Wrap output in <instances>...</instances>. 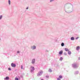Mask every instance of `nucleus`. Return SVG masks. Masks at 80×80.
<instances>
[{"label":"nucleus","instance_id":"obj_1","mask_svg":"<svg viewBox=\"0 0 80 80\" xmlns=\"http://www.w3.org/2000/svg\"><path fill=\"white\" fill-rule=\"evenodd\" d=\"M64 10L65 12L69 13L73 11V5L72 4H70L69 5L67 6L66 8Z\"/></svg>","mask_w":80,"mask_h":80},{"label":"nucleus","instance_id":"obj_2","mask_svg":"<svg viewBox=\"0 0 80 80\" xmlns=\"http://www.w3.org/2000/svg\"><path fill=\"white\" fill-rule=\"evenodd\" d=\"M72 66L73 68H75L78 67V64L77 63L75 62L72 64Z\"/></svg>","mask_w":80,"mask_h":80},{"label":"nucleus","instance_id":"obj_3","mask_svg":"<svg viewBox=\"0 0 80 80\" xmlns=\"http://www.w3.org/2000/svg\"><path fill=\"white\" fill-rule=\"evenodd\" d=\"M34 70H35V68L34 67L31 66L30 68V72L31 73H34Z\"/></svg>","mask_w":80,"mask_h":80},{"label":"nucleus","instance_id":"obj_4","mask_svg":"<svg viewBox=\"0 0 80 80\" xmlns=\"http://www.w3.org/2000/svg\"><path fill=\"white\" fill-rule=\"evenodd\" d=\"M31 48L32 50L37 49V46L35 45H32L31 47Z\"/></svg>","mask_w":80,"mask_h":80},{"label":"nucleus","instance_id":"obj_5","mask_svg":"<svg viewBox=\"0 0 80 80\" xmlns=\"http://www.w3.org/2000/svg\"><path fill=\"white\" fill-rule=\"evenodd\" d=\"M42 74H43V71H40L38 73L37 76L38 77H40V76H41Z\"/></svg>","mask_w":80,"mask_h":80},{"label":"nucleus","instance_id":"obj_6","mask_svg":"<svg viewBox=\"0 0 80 80\" xmlns=\"http://www.w3.org/2000/svg\"><path fill=\"white\" fill-rule=\"evenodd\" d=\"M31 63L32 65H34V64L35 63V59L33 58L32 59V60L31 61Z\"/></svg>","mask_w":80,"mask_h":80},{"label":"nucleus","instance_id":"obj_7","mask_svg":"<svg viewBox=\"0 0 80 80\" xmlns=\"http://www.w3.org/2000/svg\"><path fill=\"white\" fill-rule=\"evenodd\" d=\"M11 65L12 67H16V65L15 64L12 63H11Z\"/></svg>","mask_w":80,"mask_h":80},{"label":"nucleus","instance_id":"obj_8","mask_svg":"<svg viewBox=\"0 0 80 80\" xmlns=\"http://www.w3.org/2000/svg\"><path fill=\"white\" fill-rule=\"evenodd\" d=\"M80 49V47L79 46H78L76 47V50L77 51H79Z\"/></svg>","mask_w":80,"mask_h":80},{"label":"nucleus","instance_id":"obj_9","mask_svg":"<svg viewBox=\"0 0 80 80\" xmlns=\"http://www.w3.org/2000/svg\"><path fill=\"white\" fill-rule=\"evenodd\" d=\"M79 73V72L78 71H75L74 72V74L75 75H78V74Z\"/></svg>","mask_w":80,"mask_h":80},{"label":"nucleus","instance_id":"obj_10","mask_svg":"<svg viewBox=\"0 0 80 80\" xmlns=\"http://www.w3.org/2000/svg\"><path fill=\"white\" fill-rule=\"evenodd\" d=\"M4 80H9V77L7 76L4 78Z\"/></svg>","mask_w":80,"mask_h":80},{"label":"nucleus","instance_id":"obj_11","mask_svg":"<svg viewBox=\"0 0 80 80\" xmlns=\"http://www.w3.org/2000/svg\"><path fill=\"white\" fill-rule=\"evenodd\" d=\"M62 54H63V51H60L59 52V55H62Z\"/></svg>","mask_w":80,"mask_h":80},{"label":"nucleus","instance_id":"obj_12","mask_svg":"<svg viewBox=\"0 0 80 80\" xmlns=\"http://www.w3.org/2000/svg\"><path fill=\"white\" fill-rule=\"evenodd\" d=\"M68 55H70L72 54V52L70 51H68Z\"/></svg>","mask_w":80,"mask_h":80},{"label":"nucleus","instance_id":"obj_13","mask_svg":"<svg viewBox=\"0 0 80 80\" xmlns=\"http://www.w3.org/2000/svg\"><path fill=\"white\" fill-rule=\"evenodd\" d=\"M8 3L9 5H11V1H10V0H8Z\"/></svg>","mask_w":80,"mask_h":80},{"label":"nucleus","instance_id":"obj_14","mask_svg":"<svg viewBox=\"0 0 80 80\" xmlns=\"http://www.w3.org/2000/svg\"><path fill=\"white\" fill-rule=\"evenodd\" d=\"M64 49L65 51H66V52H68V51H69V50H68V48H65Z\"/></svg>","mask_w":80,"mask_h":80},{"label":"nucleus","instance_id":"obj_15","mask_svg":"<svg viewBox=\"0 0 80 80\" xmlns=\"http://www.w3.org/2000/svg\"><path fill=\"white\" fill-rule=\"evenodd\" d=\"M71 40H74L75 38L73 37H72L71 38Z\"/></svg>","mask_w":80,"mask_h":80},{"label":"nucleus","instance_id":"obj_16","mask_svg":"<svg viewBox=\"0 0 80 80\" xmlns=\"http://www.w3.org/2000/svg\"><path fill=\"white\" fill-rule=\"evenodd\" d=\"M62 60H63V58H62V57H61L59 59V60L61 62H62Z\"/></svg>","mask_w":80,"mask_h":80},{"label":"nucleus","instance_id":"obj_17","mask_svg":"<svg viewBox=\"0 0 80 80\" xmlns=\"http://www.w3.org/2000/svg\"><path fill=\"white\" fill-rule=\"evenodd\" d=\"M21 52L20 51H17V53H18V54L19 53H20Z\"/></svg>","mask_w":80,"mask_h":80},{"label":"nucleus","instance_id":"obj_18","mask_svg":"<svg viewBox=\"0 0 80 80\" xmlns=\"http://www.w3.org/2000/svg\"><path fill=\"white\" fill-rule=\"evenodd\" d=\"M48 71L49 72H52V69H49Z\"/></svg>","mask_w":80,"mask_h":80},{"label":"nucleus","instance_id":"obj_19","mask_svg":"<svg viewBox=\"0 0 80 80\" xmlns=\"http://www.w3.org/2000/svg\"><path fill=\"white\" fill-rule=\"evenodd\" d=\"M64 44L63 42H62L61 43V45L62 47H63V46H64Z\"/></svg>","mask_w":80,"mask_h":80},{"label":"nucleus","instance_id":"obj_20","mask_svg":"<svg viewBox=\"0 0 80 80\" xmlns=\"http://www.w3.org/2000/svg\"><path fill=\"white\" fill-rule=\"evenodd\" d=\"M2 17H3V16L2 15L0 16V20H2Z\"/></svg>","mask_w":80,"mask_h":80},{"label":"nucleus","instance_id":"obj_21","mask_svg":"<svg viewBox=\"0 0 80 80\" xmlns=\"http://www.w3.org/2000/svg\"><path fill=\"white\" fill-rule=\"evenodd\" d=\"M63 78V77H62V76L60 75L59 76V78Z\"/></svg>","mask_w":80,"mask_h":80},{"label":"nucleus","instance_id":"obj_22","mask_svg":"<svg viewBox=\"0 0 80 80\" xmlns=\"http://www.w3.org/2000/svg\"><path fill=\"white\" fill-rule=\"evenodd\" d=\"M21 69H23V70H24V68H23V66L22 65L21 66Z\"/></svg>","mask_w":80,"mask_h":80},{"label":"nucleus","instance_id":"obj_23","mask_svg":"<svg viewBox=\"0 0 80 80\" xmlns=\"http://www.w3.org/2000/svg\"><path fill=\"white\" fill-rule=\"evenodd\" d=\"M64 55H67V53L66 52H64Z\"/></svg>","mask_w":80,"mask_h":80},{"label":"nucleus","instance_id":"obj_24","mask_svg":"<svg viewBox=\"0 0 80 80\" xmlns=\"http://www.w3.org/2000/svg\"><path fill=\"white\" fill-rule=\"evenodd\" d=\"M15 80H19L18 78H15Z\"/></svg>","mask_w":80,"mask_h":80},{"label":"nucleus","instance_id":"obj_25","mask_svg":"<svg viewBox=\"0 0 80 80\" xmlns=\"http://www.w3.org/2000/svg\"><path fill=\"white\" fill-rule=\"evenodd\" d=\"M55 0H50V2H53Z\"/></svg>","mask_w":80,"mask_h":80},{"label":"nucleus","instance_id":"obj_26","mask_svg":"<svg viewBox=\"0 0 80 80\" xmlns=\"http://www.w3.org/2000/svg\"><path fill=\"white\" fill-rule=\"evenodd\" d=\"M8 70H10V71L12 70V69H11V68H8Z\"/></svg>","mask_w":80,"mask_h":80},{"label":"nucleus","instance_id":"obj_27","mask_svg":"<svg viewBox=\"0 0 80 80\" xmlns=\"http://www.w3.org/2000/svg\"><path fill=\"white\" fill-rule=\"evenodd\" d=\"M79 38V37H78L76 38V40H78V39Z\"/></svg>","mask_w":80,"mask_h":80},{"label":"nucleus","instance_id":"obj_28","mask_svg":"<svg viewBox=\"0 0 80 80\" xmlns=\"http://www.w3.org/2000/svg\"><path fill=\"white\" fill-rule=\"evenodd\" d=\"M46 78H48L49 77V76H46Z\"/></svg>","mask_w":80,"mask_h":80},{"label":"nucleus","instance_id":"obj_29","mask_svg":"<svg viewBox=\"0 0 80 80\" xmlns=\"http://www.w3.org/2000/svg\"><path fill=\"white\" fill-rule=\"evenodd\" d=\"M60 78H57V80H60Z\"/></svg>","mask_w":80,"mask_h":80},{"label":"nucleus","instance_id":"obj_30","mask_svg":"<svg viewBox=\"0 0 80 80\" xmlns=\"http://www.w3.org/2000/svg\"><path fill=\"white\" fill-rule=\"evenodd\" d=\"M26 9V10H28V7H27Z\"/></svg>","mask_w":80,"mask_h":80},{"label":"nucleus","instance_id":"obj_31","mask_svg":"<svg viewBox=\"0 0 80 80\" xmlns=\"http://www.w3.org/2000/svg\"><path fill=\"white\" fill-rule=\"evenodd\" d=\"M78 59H79V60H80V57H79V58H78Z\"/></svg>","mask_w":80,"mask_h":80},{"label":"nucleus","instance_id":"obj_32","mask_svg":"<svg viewBox=\"0 0 80 80\" xmlns=\"http://www.w3.org/2000/svg\"><path fill=\"white\" fill-rule=\"evenodd\" d=\"M41 80H43V79H41Z\"/></svg>","mask_w":80,"mask_h":80}]
</instances>
